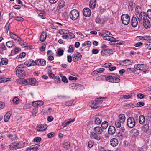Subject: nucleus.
I'll list each match as a JSON object with an SVG mask.
<instances>
[{
    "label": "nucleus",
    "instance_id": "nucleus-1",
    "mask_svg": "<svg viewBox=\"0 0 151 151\" xmlns=\"http://www.w3.org/2000/svg\"><path fill=\"white\" fill-rule=\"evenodd\" d=\"M69 15L70 18L73 20L77 19L79 16L78 11L76 9L71 10L70 13Z\"/></svg>",
    "mask_w": 151,
    "mask_h": 151
},
{
    "label": "nucleus",
    "instance_id": "nucleus-2",
    "mask_svg": "<svg viewBox=\"0 0 151 151\" xmlns=\"http://www.w3.org/2000/svg\"><path fill=\"white\" fill-rule=\"evenodd\" d=\"M121 19L122 23L125 25H128L130 22V17L128 14H123L121 17Z\"/></svg>",
    "mask_w": 151,
    "mask_h": 151
},
{
    "label": "nucleus",
    "instance_id": "nucleus-3",
    "mask_svg": "<svg viewBox=\"0 0 151 151\" xmlns=\"http://www.w3.org/2000/svg\"><path fill=\"white\" fill-rule=\"evenodd\" d=\"M105 97H100L96 99L93 102H92L91 104L94 105V106H96L101 104L103 102V100H101V99H104ZM99 106H92L91 108H93L94 109H96L99 108Z\"/></svg>",
    "mask_w": 151,
    "mask_h": 151
},
{
    "label": "nucleus",
    "instance_id": "nucleus-4",
    "mask_svg": "<svg viewBox=\"0 0 151 151\" xmlns=\"http://www.w3.org/2000/svg\"><path fill=\"white\" fill-rule=\"evenodd\" d=\"M127 124L129 128L134 127L136 124V122L134 118L132 117L128 118L127 120Z\"/></svg>",
    "mask_w": 151,
    "mask_h": 151
},
{
    "label": "nucleus",
    "instance_id": "nucleus-5",
    "mask_svg": "<svg viewBox=\"0 0 151 151\" xmlns=\"http://www.w3.org/2000/svg\"><path fill=\"white\" fill-rule=\"evenodd\" d=\"M136 17L137 18L139 21L142 23L144 20H145L147 19L146 14L144 12H141L138 15H137Z\"/></svg>",
    "mask_w": 151,
    "mask_h": 151
},
{
    "label": "nucleus",
    "instance_id": "nucleus-6",
    "mask_svg": "<svg viewBox=\"0 0 151 151\" xmlns=\"http://www.w3.org/2000/svg\"><path fill=\"white\" fill-rule=\"evenodd\" d=\"M47 127V126L46 124H43L37 126L36 129L37 131L42 132L45 131Z\"/></svg>",
    "mask_w": 151,
    "mask_h": 151
},
{
    "label": "nucleus",
    "instance_id": "nucleus-7",
    "mask_svg": "<svg viewBox=\"0 0 151 151\" xmlns=\"http://www.w3.org/2000/svg\"><path fill=\"white\" fill-rule=\"evenodd\" d=\"M83 13L84 16L86 17H88L91 15V12L89 8H86L83 9Z\"/></svg>",
    "mask_w": 151,
    "mask_h": 151
},
{
    "label": "nucleus",
    "instance_id": "nucleus-8",
    "mask_svg": "<svg viewBox=\"0 0 151 151\" xmlns=\"http://www.w3.org/2000/svg\"><path fill=\"white\" fill-rule=\"evenodd\" d=\"M131 23L132 26L136 27L138 25V22L136 17L133 16L131 20Z\"/></svg>",
    "mask_w": 151,
    "mask_h": 151
},
{
    "label": "nucleus",
    "instance_id": "nucleus-9",
    "mask_svg": "<svg viewBox=\"0 0 151 151\" xmlns=\"http://www.w3.org/2000/svg\"><path fill=\"white\" fill-rule=\"evenodd\" d=\"M134 67L137 70H143L146 68V66L142 64L135 65Z\"/></svg>",
    "mask_w": 151,
    "mask_h": 151
},
{
    "label": "nucleus",
    "instance_id": "nucleus-10",
    "mask_svg": "<svg viewBox=\"0 0 151 151\" xmlns=\"http://www.w3.org/2000/svg\"><path fill=\"white\" fill-rule=\"evenodd\" d=\"M82 57V56L81 54L77 52L73 57V60L74 62L77 61L81 60Z\"/></svg>",
    "mask_w": 151,
    "mask_h": 151
},
{
    "label": "nucleus",
    "instance_id": "nucleus-11",
    "mask_svg": "<svg viewBox=\"0 0 151 151\" xmlns=\"http://www.w3.org/2000/svg\"><path fill=\"white\" fill-rule=\"evenodd\" d=\"M16 73L17 76L19 77H23L25 76L26 75L24 71V70H18L16 71Z\"/></svg>",
    "mask_w": 151,
    "mask_h": 151
},
{
    "label": "nucleus",
    "instance_id": "nucleus-12",
    "mask_svg": "<svg viewBox=\"0 0 151 151\" xmlns=\"http://www.w3.org/2000/svg\"><path fill=\"white\" fill-rule=\"evenodd\" d=\"M12 114V111H8L4 115V120L5 122H8L9 120L10 117Z\"/></svg>",
    "mask_w": 151,
    "mask_h": 151
},
{
    "label": "nucleus",
    "instance_id": "nucleus-13",
    "mask_svg": "<svg viewBox=\"0 0 151 151\" xmlns=\"http://www.w3.org/2000/svg\"><path fill=\"white\" fill-rule=\"evenodd\" d=\"M116 131L115 127L113 126H111L109 128L108 132L109 134L113 135L115 133Z\"/></svg>",
    "mask_w": 151,
    "mask_h": 151
},
{
    "label": "nucleus",
    "instance_id": "nucleus-14",
    "mask_svg": "<svg viewBox=\"0 0 151 151\" xmlns=\"http://www.w3.org/2000/svg\"><path fill=\"white\" fill-rule=\"evenodd\" d=\"M119 142L118 139L115 138L112 139L110 141V144L112 146L114 147L117 145Z\"/></svg>",
    "mask_w": 151,
    "mask_h": 151
},
{
    "label": "nucleus",
    "instance_id": "nucleus-15",
    "mask_svg": "<svg viewBox=\"0 0 151 151\" xmlns=\"http://www.w3.org/2000/svg\"><path fill=\"white\" fill-rule=\"evenodd\" d=\"M37 65L40 66H44L46 64V61L43 59H39L37 60Z\"/></svg>",
    "mask_w": 151,
    "mask_h": 151
},
{
    "label": "nucleus",
    "instance_id": "nucleus-16",
    "mask_svg": "<svg viewBox=\"0 0 151 151\" xmlns=\"http://www.w3.org/2000/svg\"><path fill=\"white\" fill-rule=\"evenodd\" d=\"M143 22V26L145 28H148L150 27V23L148 19L144 20Z\"/></svg>",
    "mask_w": 151,
    "mask_h": 151
},
{
    "label": "nucleus",
    "instance_id": "nucleus-17",
    "mask_svg": "<svg viewBox=\"0 0 151 151\" xmlns=\"http://www.w3.org/2000/svg\"><path fill=\"white\" fill-rule=\"evenodd\" d=\"M65 6V2L63 0H60L59 2V4L57 7V9L63 8Z\"/></svg>",
    "mask_w": 151,
    "mask_h": 151
},
{
    "label": "nucleus",
    "instance_id": "nucleus-18",
    "mask_svg": "<svg viewBox=\"0 0 151 151\" xmlns=\"http://www.w3.org/2000/svg\"><path fill=\"white\" fill-rule=\"evenodd\" d=\"M10 36L11 37L12 39L17 40L19 41H21V39L17 35L15 34L10 32Z\"/></svg>",
    "mask_w": 151,
    "mask_h": 151
},
{
    "label": "nucleus",
    "instance_id": "nucleus-19",
    "mask_svg": "<svg viewBox=\"0 0 151 151\" xmlns=\"http://www.w3.org/2000/svg\"><path fill=\"white\" fill-rule=\"evenodd\" d=\"M47 37V34L46 32H43L41 35L40 40L43 42L46 39Z\"/></svg>",
    "mask_w": 151,
    "mask_h": 151
},
{
    "label": "nucleus",
    "instance_id": "nucleus-20",
    "mask_svg": "<svg viewBox=\"0 0 151 151\" xmlns=\"http://www.w3.org/2000/svg\"><path fill=\"white\" fill-rule=\"evenodd\" d=\"M94 130L96 132L95 133L99 134H101L103 131L101 127L99 126L96 127L94 129Z\"/></svg>",
    "mask_w": 151,
    "mask_h": 151
},
{
    "label": "nucleus",
    "instance_id": "nucleus-21",
    "mask_svg": "<svg viewBox=\"0 0 151 151\" xmlns=\"http://www.w3.org/2000/svg\"><path fill=\"white\" fill-rule=\"evenodd\" d=\"M145 118L144 115H141L139 118V121L141 124H144L145 122Z\"/></svg>",
    "mask_w": 151,
    "mask_h": 151
},
{
    "label": "nucleus",
    "instance_id": "nucleus-22",
    "mask_svg": "<svg viewBox=\"0 0 151 151\" xmlns=\"http://www.w3.org/2000/svg\"><path fill=\"white\" fill-rule=\"evenodd\" d=\"M91 137L97 140H99L100 139V136L96 134V133L93 132L91 134Z\"/></svg>",
    "mask_w": 151,
    "mask_h": 151
},
{
    "label": "nucleus",
    "instance_id": "nucleus-23",
    "mask_svg": "<svg viewBox=\"0 0 151 151\" xmlns=\"http://www.w3.org/2000/svg\"><path fill=\"white\" fill-rule=\"evenodd\" d=\"M118 120L121 122L124 123L125 120V117L124 115L123 114H120L119 116V119Z\"/></svg>",
    "mask_w": 151,
    "mask_h": 151
},
{
    "label": "nucleus",
    "instance_id": "nucleus-24",
    "mask_svg": "<svg viewBox=\"0 0 151 151\" xmlns=\"http://www.w3.org/2000/svg\"><path fill=\"white\" fill-rule=\"evenodd\" d=\"M135 14L136 16L139 14L141 12H142L141 9V8L139 6H137L135 9Z\"/></svg>",
    "mask_w": 151,
    "mask_h": 151
},
{
    "label": "nucleus",
    "instance_id": "nucleus-25",
    "mask_svg": "<svg viewBox=\"0 0 151 151\" xmlns=\"http://www.w3.org/2000/svg\"><path fill=\"white\" fill-rule=\"evenodd\" d=\"M10 148L12 150H15L17 149L16 142H14L12 143L10 145Z\"/></svg>",
    "mask_w": 151,
    "mask_h": 151
},
{
    "label": "nucleus",
    "instance_id": "nucleus-26",
    "mask_svg": "<svg viewBox=\"0 0 151 151\" xmlns=\"http://www.w3.org/2000/svg\"><path fill=\"white\" fill-rule=\"evenodd\" d=\"M96 0H91L90 2V8L93 9L94 8L96 4Z\"/></svg>",
    "mask_w": 151,
    "mask_h": 151
},
{
    "label": "nucleus",
    "instance_id": "nucleus-27",
    "mask_svg": "<svg viewBox=\"0 0 151 151\" xmlns=\"http://www.w3.org/2000/svg\"><path fill=\"white\" fill-rule=\"evenodd\" d=\"M17 144V149L22 148L24 145V143L22 142H16Z\"/></svg>",
    "mask_w": 151,
    "mask_h": 151
},
{
    "label": "nucleus",
    "instance_id": "nucleus-28",
    "mask_svg": "<svg viewBox=\"0 0 151 151\" xmlns=\"http://www.w3.org/2000/svg\"><path fill=\"white\" fill-rule=\"evenodd\" d=\"M108 126V123L107 121H104L101 124V127L102 129H106Z\"/></svg>",
    "mask_w": 151,
    "mask_h": 151
},
{
    "label": "nucleus",
    "instance_id": "nucleus-29",
    "mask_svg": "<svg viewBox=\"0 0 151 151\" xmlns=\"http://www.w3.org/2000/svg\"><path fill=\"white\" fill-rule=\"evenodd\" d=\"M120 79L117 78L114 76H113V78H112L111 82L114 83H118L120 82Z\"/></svg>",
    "mask_w": 151,
    "mask_h": 151
},
{
    "label": "nucleus",
    "instance_id": "nucleus-30",
    "mask_svg": "<svg viewBox=\"0 0 151 151\" xmlns=\"http://www.w3.org/2000/svg\"><path fill=\"white\" fill-rule=\"evenodd\" d=\"M39 147H40V146L38 145L37 144L36 145L32 146L31 147L29 148V149H30V151H31V150L36 151Z\"/></svg>",
    "mask_w": 151,
    "mask_h": 151
},
{
    "label": "nucleus",
    "instance_id": "nucleus-31",
    "mask_svg": "<svg viewBox=\"0 0 151 151\" xmlns=\"http://www.w3.org/2000/svg\"><path fill=\"white\" fill-rule=\"evenodd\" d=\"M63 147L66 149H68L70 147V142H66L63 143Z\"/></svg>",
    "mask_w": 151,
    "mask_h": 151
},
{
    "label": "nucleus",
    "instance_id": "nucleus-32",
    "mask_svg": "<svg viewBox=\"0 0 151 151\" xmlns=\"http://www.w3.org/2000/svg\"><path fill=\"white\" fill-rule=\"evenodd\" d=\"M130 60L127 59L121 61L119 62V63L122 66H126L127 65L128 62L130 61Z\"/></svg>",
    "mask_w": 151,
    "mask_h": 151
},
{
    "label": "nucleus",
    "instance_id": "nucleus-33",
    "mask_svg": "<svg viewBox=\"0 0 151 151\" xmlns=\"http://www.w3.org/2000/svg\"><path fill=\"white\" fill-rule=\"evenodd\" d=\"M29 82L30 85L32 86H35L36 85V83H37L35 79H30L29 80Z\"/></svg>",
    "mask_w": 151,
    "mask_h": 151
},
{
    "label": "nucleus",
    "instance_id": "nucleus-34",
    "mask_svg": "<svg viewBox=\"0 0 151 151\" xmlns=\"http://www.w3.org/2000/svg\"><path fill=\"white\" fill-rule=\"evenodd\" d=\"M11 80V78H0V83L8 82Z\"/></svg>",
    "mask_w": 151,
    "mask_h": 151
},
{
    "label": "nucleus",
    "instance_id": "nucleus-35",
    "mask_svg": "<svg viewBox=\"0 0 151 151\" xmlns=\"http://www.w3.org/2000/svg\"><path fill=\"white\" fill-rule=\"evenodd\" d=\"M120 121L118 120H116L115 122V125L117 128H119L121 126V124H123V123L121 122Z\"/></svg>",
    "mask_w": 151,
    "mask_h": 151
},
{
    "label": "nucleus",
    "instance_id": "nucleus-36",
    "mask_svg": "<svg viewBox=\"0 0 151 151\" xmlns=\"http://www.w3.org/2000/svg\"><path fill=\"white\" fill-rule=\"evenodd\" d=\"M94 119V122L95 124L99 125L101 124V121L99 118L98 117H95Z\"/></svg>",
    "mask_w": 151,
    "mask_h": 151
},
{
    "label": "nucleus",
    "instance_id": "nucleus-37",
    "mask_svg": "<svg viewBox=\"0 0 151 151\" xmlns=\"http://www.w3.org/2000/svg\"><path fill=\"white\" fill-rule=\"evenodd\" d=\"M64 51L61 48H59L58 49L57 52V54L59 56L62 55L63 54Z\"/></svg>",
    "mask_w": 151,
    "mask_h": 151
},
{
    "label": "nucleus",
    "instance_id": "nucleus-38",
    "mask_svg": "<svg viewBox=\"0 0 151 151\" xmlns=\"http://www.w3.org/2000/svg\"><path fill=\"white\" fill-rule=\"evenodd\" d=\"M1 63L3 65H6L8 62V60L6 58H2L1 59Z\"/></svg>",
    "mask_w": 151,
    "mask_h": 151
},
{
    "label": "nucleus",
    "instance_id": "nucleus-39",
    "mask_svg": "<svg viewBox=\"0 0 151 151\" xmlns=\"http://www.w3.org/2000/svg\"><path fill=\"white\" fill-rule=\"evenodd\" d=\"M24 66L23 64H20L16 68V71L18 70H24Z\"/></svg>",
    "mask_w": 151,
    "mask_h": 151
},
{
    "label": "nucleus",
    "instance_id": "nucleus-40",
    "mask_svg": "<svg viewBox=\"0 0 151 151\" xmlns=\"http://www.w3.org/2000/svg\"><path fill=\"white\" fill-rule=\"evenodd\" d=\"M7 46L9 48L12 47L14 45V43L11 41H9L6 42Z\"/></svg>",
    "mask_w": 151,
    "mask_h": 151
},
{
    "label": "nucleus",
    "instance_id": "nucleus-41",
    "mask_svg": "<svg viewBox=\"0 0 151 151\" xmlns=\"http://www.w3.org/2000/svg\"><path fill=\"white\" fill-rule=\"evenodd\" d=\"M31 59H29L27 60L24 62V64L27 66H32L31 63Z\"/></svg>",
    "mask_w": 151,
    "mask_h": 151
},
{
    "label": "nucleus",
    "instance_id": "nucleus-42",
    "mask_svg": "<svg viewBox=\"0 0 151 151\" xmlns=\"http://www.w3.org/2000/svg\"><path fill=\"white\" fill-rule=\"evenodd\" d=\"M74 47H73V45H70L69 47V49L68 50V52L72 53L73 52Z\"/></svg>",
    "mask_w": 151,
    "mask_h": 151
},
{
    "label": "nucleus",
    "instance_id": "nucleus-43",
    "mask_svg": "<svg viewBox=\"0 0 151 151\" xmlns=\"http://www.w3.org/2000/svg\"><path fill=\"white\" fill-rule=\"evenodd\" d=\"M146 14L147 17H148L149 19L151 20V9L148 10Z\"/></svg>",
    "mask_w": 151,
    "mask_h": 151
},
{
    "label": "nucleus",
    "instance_id": "nucleus-44",
    "mask_svg": "<svg viewBox=\"0 0 151 151\" xmlns=\"http://www.w3.org/2000/svg\"><path fill=\"white\" fill-rule=\"evenodd\" d=\"M37 107L38 106L40 107L42 106L44 104V102L42 101H37Z\"/></svg>",
    "mask_w": 151,
    "mask_h": 151
},
{
    "label": "nucleus",
    "instance_id": "nucleus-45",
    "mask_svg": "<svg viewBox=\"0 0 151 151\" xmlns=\"http://www.w3.org/2000/svg\"><path fill=\"white\" fill-rule=\"evenodd\" d=\"M73 102L72 101H68L65 102V105L66 106H69L72 105Z\"/></svg>",
    "mask_w": 151,
    "mask_h": 151
},
{
    "label": "nucleus",
    "instance_id": "nucleus-46",
    "mask_svg": "<svg viewBox=\"0 0 151 151\" xmlns=\"http://www.w3.org/2000/svg\"><path fill=\"white\" fill-rule=\"evenodd\" d=\"M145 105V103L143 102H138L136 104V106L137 107H141L144 106Z\"/></svg>",
    "mask_w": 151,
    "mask_h": 151
},
{
    "label": "nucleus",
    "instance_id": "nucleus-47",
    "mask_svg": "<svg viewBox=\"0 0 151 151\" xmlns=\"http://www.w3.org/2000/svg\"><path fill=\"white\" fill-rule=\"evenodd\" d=\"M149 127L148 124H145L143 126V128L144 129V131H147L149 130Z\"/></svg>",
    "mask_w": 151,
    "mask_h": 151
},
{
    "label": "nucleus",
    "instance_id": "nucleus-48",
    "mask_svg": "<svg viewBox=\"0 0 151 151\" xmlns=\"http://www.w3.org/2000/svg\"><path fill=\"white\" fill-rule=\"evenodd\" d=\"M68 38H74L75 37V35L73 33H69L68 34Z\"/></svg>",
    "mask_w": 151,
    "mask_h": 151
},
{
    "label": "nucleus",
    "instance_id": "nucleus-49",
    "mask_svg": "<svg viewBox=\"0 0 151 151\" xmlns=\"http://www.w3.org/2000/svg\"><path fill=\"white\" fill-rule=\"evenodd\" d=\"M104 68H101L99 69H98L96 70H95L94 71V72H97L98 73H101L104 70Z\"/></svg>",
    "mask_w": 151,
    "mask_h": 151
},
{
    "label": "nucleus",
    "instance_id": "nucleus-50",
    "mask_svg": "<svg viewBox=\"0 0 151 151\" xmlns=\"http://www.w3.org/2000/svg\"><path fill=\"white\" fill-rule=\"evenodd\" d=\"M134 131V135L135 137L137 136L139 134V131L136 129H134L133 130Z\"/></svg>",
    "mask_w": 151,
    "mask_h": 151
},
{
    "label": "nucleus",
    "instance_id": "nucleus-51",
    "mask_svg": "<svg viewBox=\"0 0 151 151\" xmlns=\"http://www.w3.org/2000/svg\"><path fill=\"white\" fill-rule=\"evenodd\" d=\"M106 77V80L108 82H111L112 78H113V76L109 75Z\"/></svg>",
    "mask_w": 151,
    "mask_h": 151
},
{
    "label": "nucleus",
    "instance_id": "nucleus-52",
    "mask_svg": "<svg viewBox=\"0 0 151 151\" xmlns=\"http://www.w3.org/2000/svg\"><path fill=\"white\" fill-rule=\"evenodd\" d=\"M62 80L65 83H67L68 82L67 78L65 76H63L62 78Z\"/></svg>",
    "mask_w": 151,
    "mask_h": 151
},
{
    "label": "nucleus",
    "instance_id": "nucleus-53",
    "mask_svg": "<svg viewBox=\"0 0 151 151\" xmlns=\"http://www.w3.org/2000/svg\"><path fill=\"white\" fill-rule=\"evenodd\" d=\"M101 53L102 56H106L107 55V52L106 49H104L101 52Z\"/></svg>",
    "mask_w": 151,
    "mask_h": 151
},
{
    "label": "nucleus",
    "instance_id": "nucleus-54",
    "mask_svg": "<svg viewBox=\"0 0 151 151\" xmlns=\"http://www.w3.org/2000/svg\"><path fill=\"white\" fill-rule=\"evenodd\" d=\"M38 16L40 17L42 19H44L46 18L45 14L42 13H40L38 14Z\"/></svg>",
    "mask_w": 151,
    "mask_h": 151
},
{
    "label": "nucleus",
    "instance_id": "nucleus-55",
    "mask_svg": "<svg viewBox=\"0 0 151 151\" xmlns=\"http://www.w3.org/2000/svg\"><path fill=\"white\" fill-rule=\"evenodd\" d=\"M37 108H35L33 109V111H32V115L33 116H35L36 115V114L37 112Z\"/></svg>",
    "mask_w": 151,
    "mask_h": 151
},
{
    "label": "nucleus",
    "instance_id": "nucleus-56",
    "mask_svg": "<svg viewBox=\"0 0 151 151\" xmlns=\"http://www.w3.org/2000/svg\"><path fill=\"white\" fill-rule=\"evenodd\" d=\"M41 140V138L39 137H37L35 138L34 139V141L36 142H39Z\"/></svg>",
    "mask_w": 151,
    "mask_h": 151
},
{
    "label": "nucleus",
    "instance_id": "nucleus-57",
    "mask_svg": "<svg viewBox=\"0 0 151 151\" xmlns=\"http://www.w3.org/2000/svg\"><path fill=\"white\" fill-rule=\"evenodd\" d=\"M15 19L17 21H22L24 20V19L20 17H14Z\"/></svg>",
    "mask_w": 151,
    "mask_h": 151
},
{
    "label": "nucleus",
    "instance_id": "nucleus-58",
    "mask_svg": "<svg viewBox=\"0 0 151 151\" xmlns=\"http://www.w3.org/2000/svg\"><path fill=\"white\" fill-rule=\"evenodd\" d=\"M111 37L109 36H104L103 38L104 40H106L110 41H111L110 39H111Z\"/></svg>",
    "mask_w": 151,
    "mask_h": 151
},
{
    "label": "nucleus",
    "instance_id": "nucleus-59",
    "mask_svg": "<svg viewBox=\"0 0 151 151\" xmlns=\"http://www.w3.org/2000/svg\"><path fill=\"white\" fill-rule=\"evenodd\" d=\"M18 100L19 99L17 97H15L13 98L12 101L14 103L17 104L18 103Z\"/></svg>",
    "mask_w": 151,
    "mask_h": 151
},
{
    "label": "nucleus",
    "instance_id": "nucleus-60",
    "mask_svg": "<svg viewBox=\"0 0 151 151\" xmlns=\"http://www.w3.org/2000/svg\"><path fill=\"white\" fill-rule=\"evenodd\" d=\"M93 145V143L92 141H90L88 142V146L89 148L92 147Z\"/></svg>",
    "mask_w": 151,
    "mask_h": 151
},
{
    "label": "nucleus",
    "instance_id": "nucleus-61",
    "mask_svg": "<svg viewBox=\"0 0 151 151\" xmlns=\"http://www.w3.org/2000/svg\"><path fill=\"white\" fill-rule=\"evenodd\" d=\"M54 133L53 132L47 134V137L49 138H51L54 136Z\"/></svg>",
    "mask_w": 151,
    "mask_h": 151
},
{
    "label": "nucleus",
    "instance_id": "nucleus-62",
    "mask_svg": "<svg viewBox=\"0 0 151 151\" xmlns=\"http://www.w3.org/2000/svg\"><path fill=\"white\" fill-rule=\"evenodd\" d=\"M31 64L32 66H35L37 65V60L35 61H34L32 60L31 59Z\"/></svg>",
    "mask_w": 151,
    "mask_h": 151
},
{
    "label": "nucleus",
    "instance_id": "nucleus-63",
    "mask_svg": "<svg viewBox=\"0 0 151 151\" xmlns=\"http://www.w3.org/2000/svg\"><path fill=\"white\" fill-rule=\"evenodd\" d=\"M112 65L111 63H107L104 64V67L105 68L110 67Z\"/></svg>",
    "mask_w": 151,
    "mask_h": 151
},
{
    "label": "nucleus",
    "instance_id": "nucleus-64",
    "mask_svg": "<svg viewBox=\"0 0 151 151\" xmlns=\"http://www.w3.org/2000/svg\"><path fill=\"white\" fill-rule=\"evenodd\" d=\"M137 96L139 98L142 99L144 97L145 95L142 93H138L137 94Z\"/></svg>",
    "mask_w": 151,
    "mask_h": 151
}]
</instances>
